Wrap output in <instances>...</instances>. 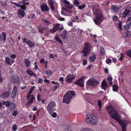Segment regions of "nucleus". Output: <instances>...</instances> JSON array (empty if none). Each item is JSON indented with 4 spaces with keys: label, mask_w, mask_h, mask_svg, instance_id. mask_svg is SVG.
Masks as SVG:
<instances>
[{
    "label": "nucleus",
    "mask_w": 131,
    "mask_h": 131,
    "mask_svg": "<svg viewBox=\"0 0 131 131\" xmlns=\"http://www.w3.org/2000/svg\"><path fill=\"white\" fill-rule=\"evenodd\" d=\"M107 109L112 118L115 120L120 125L122 131H126V127L127 124H129L128 121L126 120H121V116L114 107L108 106L107 107Z\"/></svg>",
    "instance_id": "f257e3e1"
},
{
    "label": "nucleus",
    "mask_w": 131,
    "mask_h": 131,
    "mask_svg": "<svg viewBox=\"0 0 131 131\" xmlns=\"http://www.w3.org/2000/svg\"><path fill=\"white\" fill-rule=\"evenodd\" d=\"M92 10L95 18L94 19V21L95 24L99 25L104 19V16L102 12L99 9L95 10L94 8H92Z\"/></svg>",
    "instance_id": "f03ea898"
},
{
    "label": "nucleus",
    "mask_w": 131,
    "mask_h": 131,
    "mask_svg": "<svg viewBox=\"0 0 131 131\" xmlns=\"http://www.w3.org/2000/svg\"><path fill=\"white\" fill-rule=\"evenodd\" d=\"M75 93L73 91H68L63 97V102L67 104L69 103L70 100L74 97Z\"/></svg>",
    "instance_id": "7ed1b4c3"
},
{
    "label": "nucleus",
    "mask_w": 131,
    "mask_h": 131,
    "mask_svg": "<svg viewBox=\"0 0 131 131\" xmlns=\"http://www.w3.org/2000/svg\"><path fill=\"white\" fill-rule=\"evenodd\" d=\"M85 121L88 123L92 125H95L97 122V119L93 114H89L87 115Z\"/></svg>",
    "instance_id": "20e7f679"
},
{
    "label": "nucleus",
    "mask_w": 131,
    "mask_h": 131,
    "mask_svg": "<svg viewBox=\"0 0 131 131\" xmlns=\"http://www.w3.org/2000/svg\"><path fill=\"white\" fill-rule=\"evenodd\" d=\"M99 82L94 79H92L88 81L86 83L87 86L95 87L99 84Z\"/></svg>",
    "instance_id": "39448f33"
},
{
    "label": "nucleus",
    "mask_w": 131,
    "mask_h": 131,
    "mask_svg": "<svg viewBox=\"0 0 131 131\" xmlns=\"http://www.w3.org/2000/svg\"><path fill=\"white\" fill-rule=\"evenodd\" d=\"M90 45L88 43H85L84 49L82 51V53H83L84 56H86L90 53Z\"/></svg>",
    "instance_id": "423d86ee"
},
{
    "label": "nucleus",
    "mask_w": 131,
    "mask_h": 131,
    "mask_svg": "<svg viewBox=\"0 0 131 131\" xmlns=\"http://www.w3.org/2000/svg\"><path fill=\"white\" fill-rule=\"evenodd\" d=\"M56 106L55 103L52 101L48 104L47 107V110L50 113H51L53 111V108Z\"/></svg>",
    "instance_id": "0eeeda50"
},
{
    "label": "nucleus",
    "mask_w": 131,
    "mask_h": 131,
    "mask_svg": "<svg viewBox=\"0 0 131 131\" xmlns=\"http://www.w3.org/2000/svg\"><path fill=\"white\" fill-rule=\"evenodd\" d=\"M75 77L74 75L69 74L66 77V80L67 82L69 83H72L73 80L75 78Z\"/></svg>",
    "instance_id": "6e6552de"
},
{
    "label": "nucleus",
    "mask_w": 131,
    "mask_h": 131,
    "mask_svg": "<svg viewBox=\"0 0 131 131\" xmlns=\"http://www.w3.org/2000/svg\"><path fill=\"white\" fill-rule=\"evenodd\" d=\"M11 81L14 83H18L19 82V79L16 75H13L10 78Z\"/></svg>",
    "instance_id": "1a4fd4ad"
},
{
    "label": "nucleus",
    "mask_w": 131,
    "mask_h": 131,
    "mask_svg": "<svg viewBox=\"0 0 131 131\" xmlns=\"http://www.w3.org/2000/svg\"><path fill=\"white\" fill-rule=\"evenodd\" d=\"M84 77H82L81 78L78 80L77 82H75V84H77L78 85L81 87H83L84 86Z\"/></svg>",
    "instance_id": "9d476101"
},
{
    "label": "nucleus",
    "mask_w": 131,
    "mask_h": 131,
    "mask_svg": "<svg viewBox=\"0 0 131 131\" xmlns=\"http://www.w3.org/2000/svg\"><path fill=\"white\" fill-rule=\"evenodd\" d=\"M41 10L42 12H48L50 9V8L48 6L46 3H43L41 7Z\"/></svg>",
    "instance_id": "9b49d317"
},
{
    "label": "nucleus",
    "mask_w": 131,
    "mask_h": 131,
    "mask_svg": "<svg viewBox=\"0 0 131 131\" xmlns=\"http://www.w3.org/2000/svg\"><path fill=\"white\" fill-rule=\"evenodd\" d=\"M24 12L21 9H18L17 12V14L19 17L23 18L25 15Z\"/></svg>",
    "instance_id": "f8f14e48"
},
{
    "label": "nucleus",
    "mask_w": 131,
    "mask_h": 131,
    "mask_svg": "<svg viewBox=\"0 0 131 131\" xmlns=\"http://www.w3.org/2000/svg\"><path fill=\"white\" fill-rule=\"evenodd\" d=\"M48 4L51 8V10L54 11L55 7L53 6L54 2L52 0H48Z\"/></svg>",
    "instance_id": "ddd939ff"
},
{
    "label": "nucleus",
    "mask_w": 131,
    "mask_h": 131,
    "mask_svg": "<svg viewBox=\"0 0 131 131\" xmlns=\"http://www.w3.org/2000/svg\"><path fill=\"white\" fill-rule=\"evenodd\" d=\"M59 27L58 25L55 26L51 29H49V32L50 33H53L59 30Z\"/></svg>",
    "instance_id": "4468645a"
},
{
    "label": "nucleus",
    "mask_w": 131,
    "mask_h": 131,
    "mask_svg": "<svg viewBox=\"0 0 131 131\" xmlns=\"http://www.w3.org/2000/svg\"><path fill=\"white\" fill-rule=\"evenodd\" d=\"M101 88L105 91L108 88V86L106 81L103 80L101 83Z\"/></svg>",
    "instance_id": "2eb2a0df"
},
{
    "label": "nucleus",
    "mask_w": 131,
    "mask_h": 131,
    "mask_svg": "<svg viewBox=\"0 0 131 131\" xmlns=\"http://www.w3.org/2000/svg\"><path fill=\"white\" fill-rule=\"evenodd\" d=\"M111 9L112 12L114 13H117L119 10L118 7L114 5L111 6Z\"/></svg>",
    "instance_id": "dca6fc26"
},
{
    "label": "nucleus",
    "mask_w": 131,
    "mask_h": 131,
    "mask_svg": "<svg viewBox=\"0 0 131 131\" xmlns=\"http://www.w3.org/2000/svg\"><path fill=\"white\" fill-rule=\"evenodd\" d=\"M17 87L15 85L12 93L11 95L13 98H14L16 96L17 92Z\"/></svg>",
    "instance_id": "f3484780"
},
{
    "label": "nucleus",
    "mask_w": 131,
    "mask_h": 131,
    "mask_svg": "<svg viewBox=\"0 0 131 131\" xmlns=\"http://www.w3.org/2000/svg\"><path fill=\"white\" fill-rule=\"evenodd\" d=\"M9 93L8 92L6 91L1 94V97L2 98H7L9 96Z\"/></svg>",
    "instance_id": "a211bd4d"
},
{
    "label": "nucleus",
    "mask_w": 131,
    "mask_h": 131,
    "mask_svg": "<svg viewBox=\"0 0 131 131\" xmlns=\"http://www.w3.org/2000/svg\"><path fill=\"white\" fill-rule=\"evenodd\" d=\"M67 32L66 31L64 30L62 31V33L60 34L61 37L63 39H64L67 37Z\"/></svg>",
    "instance_id": "6ab92c4d"
},
{
    "label": "nucleus",
    "mask_w": 131,
    "mask_h": 131,
    "mask_svg": "<svg viewBox=\"0 0 131 131\" xmlns=\"http://www.w3.org/2000/svg\"><path fill=\"white\" fill-rule=\"evenodd\" d=\"M130 12V10L128 9H125L122 14V17L125 18L126 17L127 15L129 14Z\"/></svg>",
    "instance_id": "aec40b11"
},
{
    "label": "nucleus",
    "mask_w": 131,
    "mask_h": 131,
    "mask_svg": "<svg viewBox=\"0 0 131 131\" xmlns=\"http://www.w3.org/2000/svg\"><path fill=\"white\" fill-rule=\"evenodd\" d=\"M38 31L39 32L42 34H43L44 32V28L42 27L41 25H40L37 27Z\"/></svg>",
    "instance_id": "412c9836"
},
{
    "label": "nucleus",
    "mask_w": 131,
    "mask_h": 131,
    "mask_svg": "<svg viewBox=\"0 0 131 131\" xmlns=\"http://www.w3.org/2000/svg\"><path fill=\"white\" fill-rule=\"evenodd\" d=\"M26 43L31 48L34 47L35 46V44L30 40L27 41L26 42Z\"/></svg>",
    "instance_id": "4be33fe9"
},
{
    "label": "nucleus",
    "mask_w": 131,
    "mask_h": 131,
    "mask_svg": "<svg viewBox=\"0 0 131 131\" xmlns=\"http://www.w3.org/2000/svg\"><path fill=\"white\" fill-rule=\"evenodd\" d=\"M10 60H12L8 57H6V58L5 61L6 63L8 64L9 65L12 64V63H10Z\"/></svg>",
    "instance_id": "5701e85b"
},
{
    "label": "nucleus",
    "mask_w": 131,
    "mask_h": 131,
    "mask_svg": "<svg viewBox=\"0 0 131 131\" xmlns=\"http://www.w3.org/2000/svg\"><path fill=\"white\" fill-rule=\"evenodd\" d=\"M55 38L57 41H58L59 43L62 44V42L59 38V36L58 35H56Z\"/></svg>",
    "instance_id": "b1692460"
},
{
    "label": "nucleus",
    "mask_w": 131,
    "mask_h": 131,
    "mask_svg": "<svg viewBox=\"0 0 131 131\" xmlns=\"http://www.w3.org/2000/svg\"><path fill=\"white\" fill-rule=\"evenodd\" d=\"M96 58V56L95 55H93L92 56L89 57V60L90 62H93L94 61Z\"/></svg>",
    "instance_id": "393cba45"
},
{
    "label": "nucleus",
    "mask_w": 131,
    "mask_h": 131,
    "mask_svg": "<svg viewBox=\"0 0 131 131\" xmlns=\"http://www.w3.org/2000/svg\"><path fill=\"white\" fill-rule=\"evenodd\" d=\"M26 72L30 76L34 75L35 76H37V75L31 71L27 70Z\"/></svg>",
    "instance_id": "a878e982"
},
{
    "label": "nucleus",
    "mask_w": 131,
    "mask_h": 131,
    "mask_svg": "<svg viewBox=\"0 0 131 131\" xmlns=\"http://www.w3.org/2000/svg\"><path fill=\"white\" fill-rule=\"evenodd\" d=\"M42 21L47 26H48L50 24L49 21L46 19H42Z\"/></svg>",
    "instance_id": "bb28decb"
},
{
    "label": "nucleus",
    "mask_w": 131,
    "mask_h": 131,
    "mask_svg": "<svg viewBox=\"0 0 131 131\" xmlns=\"http://www.w3.org/2000/svg\"><path fill=\"white\" fill-rule=\"evenodd\" d=\"M25 62L26 67H28L30 65V62L29 60L27 59H26L25 60Z\"/></svg>",
    "instance_id": "cd10ccee"
},
{
    "label": "nucleus",
    "mask_w": 131,
    "mask_h": 131,
    "mask_svg": "<svg viewBox=\"0 0 131 131\" xmlns=\"http://www.w3.org/2000/svg\"><path fill=\"white\" fill-rule=\"evenodd\" d=\"M10 110L11 111H12L13 110H14L16 107V106L15 105V104L13 103H12L10 104Z\"/></svg>",
    "instance_id": "c85d7f7f"
},
{
    "label": "nucleus",
    "mask_w": 131,
    "mask_h": 131,
    "mask_svg": "<svg viewBox=\"0 0 131 131\" xmlns=\"http://www.w3.org/2000/svg\"><path fill=\"white\" fill-rule=\"evenodd\" d=\"M107 79L109 82L110 85H111L112 84V78L109 76H108L107 77Z\"/></svg>",
    "instance_id": "c756f323"
},
{
    "label": "nucleus",
    "mask_w": 131,
    "mask_h": 131,
    "mask_svg": "<svg viewBox=\"0 0 131 131\" xmlns=\"http://www.w3.org/2000/svg\"><path fill=\"white\" fill-rule=\"evenodd\" d=\"M100 52L102 56H103L104 54L105 51L104 48L102 47L100 48Z\"/></svg>",
    "instance_id": "7c9ffc66"
},
{
    "label": "nucleus",
    "mask_w": 131,
    "mask_h": 131,
    "mask_svg": "<svg viewBox=\"0 0 131 131\" xmlns=\"http://www.w3.org/2000/svg\"><path fill=\"white\" fill-rule=\"evenodd\" d=\"M113 90L114 91H117L118 90L117 86L115 85L114 84L113 85Z\"/></svg>",
    "instance_id": "2f4dec72"
},
{
    "label": "nucleus",
    "mask_w": 131,
    "mask_h": 131,
    "mask_svg": "<svg viewBox=\"0 0 131 131\" xmlns=\"http://www.w3.org/2000/svg\"><path fill=\"white\" fill-rule=\"evenodd\" d=\"M125 53L131 58V49L126 52Z\"/></svg>",
    "instance_id": "473e14b6"
},
{
    "label": "nucleus",
    "mask_w": 131,
    "mask_h": 131,
    "mask_svg": "<svg viewBox=\"0 0 131 131\" xmlns=\"http://www.w3.org/2000/svg\"><path fill=\"white\" fill-rule=\"evenodd\" d=\"M2 35L3 37V40L4 41H5L6 40V34L5 32L2 33Z\"/></svg>",
    "instance_id": "72a5a7b5"
},
{
    "label": "nucleus",
    "mask_w": 131,
    "mask_h": 131,
    "mask_svg": "<svg viewBox=\"0 0 131 131\" xmlns=\"http://www.w3.org/2000/svg\"><path fill=\"white\" fill-rule=\"evenodd\" d=\"M69 5V6H68L65 5H64V6L66 7L68 9H70L73 7V6L72 4H70Z\"/></svg>",
    "instance_id": "f704fd0d"
},
{
    "label": "nucleus",
    "mask_w": 131,
    "mask_h": 131,
    "mask_svg": "<svg viewBox=\"0 0 131 131\" xmlns=\"http://www.w3.org/2000/svg\"><path fill=\"white\" fill-rule=\"evenodd\" d=\"M125 37H129L131 35V32L130 31H128L126 33Z\"/></svg>",
    "instance_id": "c9c22d12"
},
{
    "label": "nucleus",
    "mask_w": 131,
    "mask_h": 131,
    "mask_svg": "<svg viewBox=\"0 0 131 131\" xmlns=\"http://www.w3.org/2000/svg\"><path fill=\"white\" fill-rule=\"evenodd\" d=\"M85 6V4H83L82 5H79L78 6V8L79 9H83L84 8Z\"/></svg>",
    "instance_id": "e433bc0d"
},
{
    "label": "nucleus",
    "mask_w": 131,
    "mask_h": 131,
    "mask_svg": "<svg viewBox=\"0 0 131 131\" xmlns=\"http://www.w3.org/2000/svg\"><path fill=\"white\" fill-rule=\"evenodd\" d=\"M46 73L48 75H50L52 74V72L50 70H47L46 71Z\"/></svg>",
    "instance_id": "4c0bfd02"
},
{
    "label": "nucleus",
    "mask_w": 131,
    "mask_h": 131,
    "mask_svg": "<svg viewBox=\"0 0 131 131\" xmlns=\"http://www.w3.org/2000/svg\"><path fill=\"white\" fill-rule=\"evenodd\" d=\"M17 129V126L16 124L14 125L12 127L13 130L14 131H16Z\"/></svg>",
    "instance_id": "58836bf2"
},
{
    "label": "nucleus",
    "mask_w": 131,
    "mask_h": 131,
    "mask_svg": "<svg viewBox=\"0 0 131 131\" xmlns=\"http://www.w3.org/2000/svg\"><path fill=\"white\" fill-rule=\"evenodd\" d=\"M18 113V112L17 110H15L13 113V115L14 116H16L17 114Z\"/></svg>",
    "instance_id": "ea45409f"
},
{
    "label": "nucleus",
    "mask_w": 131,
    "mask_h": 131,
    "mask_svg": "<svg viewBox=\"0 0 131 131\" xmlns=\"http://www.w3.org/2000/svg\"><path fill=\"white\" fill-rule=\"evenodd\" d=\"M79 2L78 0H75L73 3L76 6H77L79 4Z\"/></svg>",
    "instance_id": "a19ab883"
},
{
    "label": "nucleus",
    "mask_w": 131,
    "mask_h": 131,
    "mask_svg": "<svg viewBox=\"0 0 131 131\" xmlns=\"http://www.w3.org/2000/svg\"><path fill=\"white\" fill-rule=\"evenodd\" d=\"M89 128H82L80 131H89Z\"/></svg>",
    "instance_id": "79ce46f5"
},
{
    "label": "nucleus",
    "mask_w": 131,
    "mask_h": 131,
    "mask_svg": "<svg viewBox=\"0 0 131 131\" xmlns=\"http://www.w3.org/2000/svg\"><path fill=\"white\" fill-rule=\"evenodd\" d=\"M125 30H127L129 28V27L128 25L125 26L123 28Z\"/></svg>",
    "instance_id": "37998d69"
},
{
    "label": "nucleus",
    "mask_w": 131,
    "mask_h": 131,
    "mask_svg": "<svg viewBox=\"0 0 131 131\" xmlns=\"http://www.w3.org/2000/svg\"><path fill=\"white\" fill-rule=\"evenodd\" d=\"M33 100H32L30 99L29 101V102L27 103V105H30L31 103H33Z\"/></svg>",
    "instance_id": "c03bdc74"
},
{
    "label": "nucleus",
    "mask_w": 131,
    "mask_h": 131,
    "mask_svg": "<svg viewBox=\"0 0 131 131\" xmlns=\"http://www.w3.org/2000/svg\"><path fill=\"white\" fill-rule=\"evenodd\" d=\"M62 9L63 10H65V11L67 12H68L69 13H71V11H70L67 8H66L65 7H63L62 8Z\"/></svg>",
    "instance_id": "a18cd8bd"
},
{
    "label": "nucleus",
    "mask_w": 131,
    "mask_h": 131,
    "mask_svg": "<svg viewBox=\"0 0 131 131\" xmlns=\"http://www.w3.org/2000/svg\"><path fill=\"white\" fill-rule=\"evenodd\" d=\"M112 19L114 21H116L118 19V17L117 16H114L112 17Z\"/></svg>",
    "instance_id": "49530a36"
},
{
    "label": "nucleus",
    "mask_w": 131,
    "mask_h": 131,
    "mask_svg": "<svg viewBox=\"0 0 131 131\" xmlns=\"http://www.w3.org/2000/svg\"><path fill=\"white\" fill-rule=\"evenodd\" d=\"M10 101H7L6 103V107H8L10 104Z\"/></svg>",
    "instance_id": "de8ad7c7"
},
{
    "label": "nucleus",
    "mask_w": 131,
    "mask_h": 131,
    "mask_svg": "<svg viewBox=\"0 0 131 131\" xmlns=\"http://www.w3.org/2000/svg\"><path fill=\"white\" fill-rule=\"evenodd\" d=\"M57 113L55 112L53 113L52 115V116L54 118H55L57 116Z\"/></svg>",
    "instance_id": "09e8293b"
},
{
    "label": "nucleus",
    "mask_w": 131,
    "mask_h": 131,
    "mask_svg": "<svg viewBox=\"0 0 131 131\" xmlns=\"http://www.w3.org/2000/svg\"><path fill=\"white\" fill-rule=\"evenodd\" d=\"M63 2L65 3L67 5H70V3L68 1H67L66 0H64L63 1Z\"/></svg>",
    "instance_id": "8fccbe9b"
},
{
    "label": "nucleus",
    "mask_w": 131,
    "mask_h": 131,
    "mask_svg": "<svg viewBox=\"0 0 131 131\" xmlns=\"http://www.w3.org/2000/svg\"><path fill=\"white\" fill-rule=\"evenodd\" d=\"M21 3L22 4H27V5H28L29 4V3L27 2H25V1H24V0L22 1H21Z\"/></svg>",
    "instance_id": "3c124183"
},
{
    "label": "nucleus",
    "mask_w": 131,
    "mask_h": 131,
    "mask_svg": "<svg viewBox=\"0 0 131 131\" xmlns=\"http://www.w3.org/2000/svg\"><path fill=\"white\" fill-rule=\"evenodd\" d=\"M98 105L100 108H101V102L100 100H98Z\"/></svg>",
    "instance_id": "603ef678"
},
{
    "label": "nucleus",
    "mask_w": 131,
    "mask_h": 131,
    "mask_svg": "<svg viewBox=\"0 0 131 131\" xmlns=\"http://www.w3.org/2000/svg\"><path fill=\"white\" fill-rule=\"evenodd\" d=\"M87 63V60L85 59L83 60V65H86Z\"/></svg>",
    "instance_id": "864d4df0"
},
{
    "label": "nucleus",
    "mask_w": 131,
    "mask_h": 131,
    "mask_svg": "<svg viewBox=\"0 0 131 131\" xmlns=\"http://www.w3.org/2000/svg\"><path fill=\"white\" fill-rule=\"evenodd\" d=\"M22 6H20V7L21 8V9H22L23 10H25L26 9V7L25 5H21Z\"/></svg>",
    "instance_id": "5fc2aeb1"
},
{
    "label": "nucleus",
    "mask_w": 131,
    "mask_h": 131,
    "mask_svg": "<svg viewBox=\"0 0 131 131\" xmlns=\"http://www.w3.org/2000/svg\"><path fill=\"white\" fill-rule=\"evenodd\" d=\"M121 56L119 58V59L121 60L122 61L123 58V54L122 53L121 54Z\"/></svg>",
    "instance_id": "6e6d98bb"
},
{
    "label": "nucleus",
    "mask_w": 131,
    "mask_h": 131,
    "mask_svg": "<svg viewBox=\"0 0 131 131\" xmlns=\"http://www.w3.org/2000/svg\"><path fill=\"white\" fill-rule=\"evenodd\" d=\"M70 128V127L67 126V129L65 130V131H71Z\"/></svg>",
    "instance_id": "4d7b16f0"
},
{
    "label": "nucleus",
    "mask_w": 131,
    "mask_h": 131,
    "mask_svg": "<svg viewBox=\"0 0 131 131\" xmlns=\"http://www.w3.org/2000/svg\"><path fill=\"white\" fill-rule=\"evenodd\" d=\"M119 27L120 30H122L121 22L119 24Z\"/></svg>",
    "instance_id": "13d9d810"
},
{
    "label": "nucleus",
    "mask_w": 131,
    "mask_h": 131,
    "mask_svg": "<svg viewBox=\"0 0 131 131\" xmlns=\"http://www.w3.org/2000/svg\"><path fill=\"white\" fill-rule=\"evenodd\" d=\"M111 60L110 59H108L106 60V62L107 64H108L110 62H111Z\"/></svg>",
    "instance_id": "bf43d9fd"
},
{
    "label": "nucleus",
    "mask_w": 131,
    "mask_h": 131,
    "mask_svg": "<svg viewBox=\"0 0 131 131\" xmlns=\"http://www.w3.org/2000/svg\"><path fill=\"white\" fill-rule=\"evenodd\" d=\"M58 19L59 20L61 21H64L65 20V19L64 18H63L61 17H60L58 18Z\"/></svg>",
    "instance_id": "052dcab7"
},
{
    "label": "nucleus",
    "mask_w": 131,
    "mask_h": 131,
    "mask_svg": "<svg viewBox=\"0 0 131 131\" xmlns=\"http://www.w3.org/2000/svg\"><path fill=\"white\" fill-rule=\"evenodd\" d=\"M13 4L17 7H20V6H22L21 5H19L16 3H14Z\"/></svg>",
    "instance_id": "680f3d73"
},
{
    "label": "nucleus",
    "mask_w": 131,
    "mask_h": 131,
    "mask_svg": "<svg viewBox=\"0 0 131 131\" xmlns=\"http://www.w3.org/2000/svg\"><path fill=\"white\" fill-rule=\"evenodd\" d=\"M13 4L17 7H20V6H22L21 5H19L16 3H14Z\"/></svg>",
    "instance_id": "e2e57ef3"
},
{
    "label": "nucleus",
    "mask_w": 131,
    "mask_h": 131,
    "mask_svg": "<svg viewBox=\"0 0 131 131\" xmlns=\"http://www.w3.org/2000/svg\"><path fill=\"white\" fill-rule=\"evenodd\" d=\"M41 95L40 94H38L37 96V99L38 100L40 101L41 99L40 98Z\"/></svg>",
    "instance_id": "0e129e2a"
},
{
    "label": "nucleus",
    "mask_w": 131,
    "mask_h": 131,
    "mask_svg": "<svg viewBox=\"0 0 131 131\" xmlns=\"http://www.w3.org/2000/svg\"><path fill=\"white\" fill-rule=\"evenodd\" d=\"M16 57V56L15 54H12L10 56V57L13 59H14Z\"/></svg>",
    "instance_id": "69168bd1"
},
{
    "label": "nucleus",
    "mask_w": 131,
    "mask_h": 131,
    "mask_svg": "<svg viewBox=\"0 0 131 131\" xmlns=\"http://www.w3.org/2000/svg\"><path fill=\"white\" fill-rule=\"evenodd\" d=\"M49 57L50 59L53 58H54V56L52 54H51L49 55Z\"/></svg>",
    "instance_id": "338daca9"
},
{
    "label": "nucleus",
    "mask_w": 131,
    "mask_h": 131,
    "mask_svg": "<svg viewBox=\"0 0 131 131\" xmlns=\"http://www.w3.org/2000/svg\"><path fill=\"white\" fill-rule=\"evenodd\" d=\"M42 82L43 80L42 79H41L40 78L38 80V82L39 83H41Z\"/></svg>",
    "instance_id": "774afa93"
}]
</instances>
